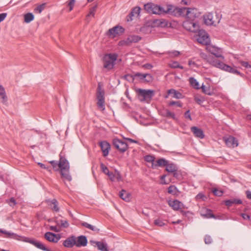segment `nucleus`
<instances>
[{
  "instance_id": "obj_39",
  "label": "nucleus",
  "mask_w": 251,
  "mask_h": 251,
  "mask_svg": "<svg viewBox=\"0 0 251 251\" xmlns=\"http://www.w3.org/2000/svg\"><path fill=\"white\" fill-rule=\"evenodd\" d=\"M141 39V38L137 35H132L129 36L127 39V41L129 43H136L139 41Z\"/></svg>"
},
{
  "instance_id": "obj_6",
  "label": "nucleus",
  "mask_w": 251,
  "mask_h": 251,
  "mask_svg": "<svg viewBox=\"0 0 251 251\" xmlns=\"http://www.w3.org/2000/svg\"><path fill=\"white\" fill-rule=\"evenodd\" d=\"M197 32V34L194 36V37L198 42L206 46L210 43V38L205 30L199 28Z\"/></svg>"
},
{
  "instance_id": "obj_18",
  "label": "nucleus",
  "mask_w": 251,
  "mask_h": 251,
  "mask_svg": "<svg viewBox=\"0 0 251 251\" xmlns=\"http://www.w3.org/2000/svg\"><path fill=\"white\" fill-rule=\"evenodd\" d=\"M24 240L25 242H28L31 244L33 245L36 247H37V248H38L41 250H43L44 251H50V250H49L47 248H46L44 246V245L40 241L33 240V239H27Z\"/></svg>"
},
{
  "instance_id": "obj_11",
  "label": "nucleus",
  "mask_w": 251,
  "mask_h": 251,
  "mask_svg": "<svg viewBox=\"0 0 251 251\" xmlns=\"http://www.w3.org/2000/svg\"><path fill=\"white\" fill-rule=\"evenodd\" d=\"M113 145L121 152H124L128 148L126 143L117 138L113 140Z\"/></svg>"
},
{
  "instance_id": "obj_22",
  "label": "nucleus",
  "mask_w": 251,
  "mask_h": 251,
  "mask_svg": "<svg viewBox=\"0 0 251 251\" xmlns=\"http://www.w3.org/2000/svg\"><path fill=\"white\" fill-rule=\"evenodd\" d=\"M187 12V15L186 17L191 20L198 17L200 14L198 10L194 8H188Z\"/></svg>"
},
{
  "instance_id": "obj_44",
  "label": "nucleus",
  "mask_w": 251,
  "mask_h": 251,
  "mask_svg": "<svg viewBox=\"0 0 251 251\" xmlns=\"http://www.w3.org/2000/svg\"><path fill=\"white\" fill-rule=\"evenodd\" d=\"M145 159L147 162L151 163V165H153V163H155V157L153 156L150 155H146Z\"/></svg>"
},
{
  "instance_id": "obj_26",
  "label": "nucleus",
  "mask_w": 251,
  "mask_h": 251,
  "mask_svg": "<svg viewBox=\"0 0 251 251\" xmlns=\"http://www.w3.org/2000/svg\"><path fill=\"white\" fill-rule=\"evenodd\" d=\"M168 161L164 158H160L155 161V163L151 165L153 169H156L158 167H162L167 165Z\"/></svg>"
},
{
  "instance_id": "obj_16",
  "label": "nucleus",
  "mask_w": 251,
  "mask_h": 251,
  "mask_svg": "<svg viewBox=\"0 0 251 251\" xmlns=\"http://www.w3.org/2000/svg\"><path fill=\"white\" fill-rule=\"evenodd\" d=\"M75 239H76L75 236H70L63 241V245L68 248H72L75 246H76Z\"/></svg>"
},
{
  "instance_id": "obj_50",
  "label": "nucleus",
  "mask_w": 251,
  "mask_h": 251,
  "mask_svg": "<svg viewBox=\"0 0 251 251\" xmlns=\"http://www.w3.org/2000/svg\"><path fill=\"white\" fill-rule=\"evenodd\" d=\"M154 224L156 226H163L165 225V223L163 221L159 219H157L154 220Z\"/></svg>"
},
{
  "instance_id": "obj_61",
  "label": "nucleus",
  "mask_w": 251,
  "mask_h": 251,
  "mask_svg": "<svg viewBox=\"0 0 251 251\" xmlns=\"http://www.w3.org/2000/svg\"><path fill=\"white\" fill-rule=\"evenodd\" d=\"M7 16V13H3L0 14V23L2 22Z\"/></svg>"
},
{
  "instance_id": "obj_57",
  "label": "nucleus",
  "mask_w": 251,
  "mask_h": 251,
  "mask_svg": "<svg viewBox=\"0 0 251 251\" xmlns=\"http://www.w3.org/2000/svg\"><path fill=\"white\" fill-rule=\"evenodd\" d=\"M240 63L243 67H244L247 68H251V65H250L248 62L240 61Z\"/></svg>"
},
{
  "instance_id": "obj_56",
  "label": "nucleus",
  "mask_w": 251,
  "mask_h": 251,
  "mask_svg": "<svg viewBox=\"0 0 251 251\" xmlns=\"http://www.w3.org/2000/svg\"><path fill=\"white\" fill-rule=\"evenodd\" d=\"M172 67L174 68H180L182 69L183 67L182 66H180L177 62H174L172 64Z\"/></svg>"
},
{
  "instance_id": "obj_58",
  "label": "nucleus",
  "mask_w": 251,
  "mask_h": 251,
  "mask_svg": "<svg viewBox=\"0 0 251 251\" xmlns=\"http://www.w3.org/2000/svg\"><path fill=\"white\" fill-rule=\"evenodd\" d=\"M116 174L115 175V180L116 179L118 181H120L122 179V176L119 172L116 171Z\"/></svg>"
},
{
  "instance_id": "obj_28",
  "label": "nucleus",
  "mask_w": 251,
  "mask_h": 251,
  "mask_svg": "<svg viewBox=\"0 0 251 251\" xmlns=\"http://www.w3.org/2000/svg\"><path fill=\"white\" fill-rule=\"evenodd\" d=\"M152 24L154 26L164 27L167 26L168 22L164 19H154Z\"/></svg>"
},
{
  "instance_id": "obj_9",
  "label": "nucleus",
  "mask_w": 251,
  "mask_h": 251,
  "mask_svg": "<svg viewBox=\"0 0 251 251\" xmlns=\"http://www.w3.org/2000/svg\"><path fill=\"white\" fill-rule=\"evenodd\" d=\"M182 26L186 30L192 32H197L200 28L199 25L196 21L191 19L184 21Z\"/></svg>"
},
{
  "instance_id": "obj_54",
  "label": "nucleus",
  "mask_w": 251,
  "mask_h": 251,
  "mask_svg": "<svg viewBox=\"0 0 251 251\" xmlns=\"http://www.w3.org/2000/svg\"><path fill=\"white\" fill-rule=\"evenodd\" d=\"M201 57L202 59L206 60L207 62L209 61V59L211 58V56H209L203 52H201L200 53Z\"/></svg>"
},
{
  "instance_id": "obj_36",
  "label": "nucleus",
  "mask_w": 251,
  "mask_h": 251,
  "mask_svg": "<svg viewBox=\"0 0 251 251\" xmlns=\"http://www.w3.org/2000/svg\"><path fill=\"white\" fill-rule=\"evenodd\" d=\"M165 170L168 173H172L174 172L177 171V167L176 165L174 163H168L166 166Z\"/></svg>"
},
{
  "instance_id": "obj_14",
  "label": "nucleus",
  "mask_w": 251,
  "mask_h": 251,
  "mask_svg": "<svg viewBox=\"0 0 251 251\" xmlns=\"http://www.w3.org/2000/svg\"><path fill=\"white\" fill-rule=\"evenodd\" d=\"M44 237L48 241L55 243L60 240L61 236L51 232H47L45 234Z\"/></svg>"
},
{
  "instance_id": "obj_20",
  "label": "nucleus",
  "mask_w": 251,
  "mask_h": 251,
  "mask_svg": "<svg viewBox=\"0 0 251 251\" xmlns=\"http://www.w3.org/2000/svg\"><path fill=\"white\" fill-rule=\"evenodd\" d=\"M100 147L103 156L105 157L107 156L109 154V150L110 149V144L107 142L103 141L100 142Z\"/></svg>"
},
{
  "instance_id": "obj_8",
  "label": "nucleus",
  "mask_w": 251,
  "mask_h": 251,
  "mask_svg": "<svg viewBox=\"0 0 251 251\" xmlns=\"http://www.w3.org/2000/svg\"><path fill=\"white\" fill-rule=\"evenodd\" d=\"M97 98L98 100L97 104L98 108L101 111H104L105 109L104 92L100 83L97 88Z\"/></svg>"
},
{
  "instance_id": "obj_51",
  "label": "nucleus",
  "mask_w": 251,
  "mask_h": 251,
  "mask_svg": "<svg viewBox=\"0 0 251 251\" xmlns=\"http://www.w3.org/2000/svg\"><path fill=\"white\" fill-rule=\"evenodd\" d=\"M204 242L206 244H210L212 242V239L210 235H206L204 237Z\"/></svg>"
},
{
  "instance_id": "obj_25",
  "label": "nucleus",
  "mask_w": 251,
  "mask_h": 251,
  "mask_svg": "<svg viewBox=\"0 0 251 251\" xmlns=\"http://www.w3.org/2000/svg\"><path fill=\"white\" fill-rule=\"evenodd\" d=\"M191 130L196 137L200 139L204 138V134L203 131L201 128L194 126L191 127Z\"/></svg>"
},
{
  "instance_id": "obj_4",
  "label": "nucleus",
  "mask_w": 251,
  "mask_h": 251,
  "mask_svg": "<svg viewBox=\"0 0 251 251\" xmlns=\"http://www.w3.org/2000/svg\"><path fill=\"white\" fill-rule=\"evenodd\" d=\"M145 10L149 13L162 15L168 14L167 12V8H164L160 5L155 4L151 2H149L144 5Z\"/></svg>"
},
{
  "instance_id": "obj_49",
  "label": "nucleus",
  "mask_w": 251,
  "mask_h": 251,
  "mask_svg": "<svg viewBox=\"0 0 251 251\" xmlns=\"http://www.w3.org/2000/svg\"><path fill=\"white\" fill-rule=\"evenodd\" d=\"M45 7V3H43L38 5L37 7H36L34 9L35 11H37L39 13H41L42 11L44 9Z\"/></svg>"
},
{
  "instance_id": "obj_27",
  "label": "nucleus",
  "mask_w": 251,
  "mask_h": 251,
  "mask_svg": "<svg viewBox=\"0 0 251 251\" xmlns=\"http://www.w3.org/2000/svg\"><path fill=\"white\" fill-rule=\"evenodd\" d=\"M46 202L49 205L51 206V210L55 212H58L59 211V207L58 206V202L56 199H52L51 200H46Z\"/></svg>"
},
{
  "instance_id": "obj_37",
  "label": "nucleus",
  "mask_w": 251,
  "mask_h": 251,
  "mask_svg": "<svg viewBox=\"0 0 251 251\" xmlns=\"http://www.w3.org/2000/svg\"><path fill=\"white\" fill-rule=\"evenodd\" d=\"M189 82L191 85L195 89H199L200 88L199 87V83L198 81L193 77L189 78Z\"/></svg>"
},
{
  "instance_id": "obj_48",
  "label": "nucleus",
  "mask_w": 251,
  "mask_h": 251,
  "mask_svg": "<svg viewBox=\"0 0 251 251\" xmlns=\"http://www.w3.org/2000/svg\"><path fill=\"white\" fill-rule=\"evenodd\" d=\"M196 200L197 201H199V200H202V201H204L205 199H206V196L203 194L202 193H199L195 198Z\"/></svg>"
},
{
  "instance_id": "obj_10",
  "label": "nucleus",
  "mask_w": 251,
  "mask_h": 251,
  "mask_svg": "<svg viewBox=\"0 0 251 251\" xmlns=\"http://www.w3.org/2000/svg\"><path fill=\"white\" fill-rule=\"evenodd\" d=\"M206 49L208 52L215 55L216 57L220 58H221L222 60H224V57L222 55V49L211 45L209 43L206 46Z\"/></svg>"
},
{
  "instance_id": "obj_52",
  "label": "nucleus",
  "mask_w": 251,
  "mask_h": 251,
  "mask_svg": "<svg viewBox=\"0 0 251 251\" xmlns=\"http://www.w3.org/2000/svg\"><path fill=\"white\" fill-rule=\"evenodd\" d=\"M201 88L202 89V92H204L205 94L210 95L211 93L210 92V89L208 87H206L205 85L202 84V86L201 87Z\"/></svg>"
},
{
  "instance_id": "obj_55",
  "label": "nucleus",
  "mask_w": 251,
  "mask_h": 251,
  "mask_svg": "<svg viewBox=\"0 0 251 251\" xmlns=\"http://www.w3.org/2000/svg\"><path fill=\"white\" fill-rule=\"evenodd\" d=\"M75 0H70L68 4V6L69 7V11H71L73 10L75 2Z\"/></svg>"
},
{
  "instance_id": "obj_3",
  "label": "nucleus",
  "mask_w": 251,
  "mask_h": 251,
  "mask_svg": "<svg viewBox=\"0 0 251 251\" xmlns=\"http://www.w3.org/2000/svg\"><path fill=\"white\" fill-rule=\"evenodd\" d=\"M118 57L116 53H106L104 54L101 59L103 63V68L109 71L112 70Z\"/></svg>"
},
{
  "instance_id": "obj_45",
  "label": "nucleus",
  "mask_w": 251,
  "mask_h": 251,
  "mask_svg": "<svg viewBox=\"0 0 251 251\" xmlns=\"http://www.w3.org/2000/svg\"><path fill=\"white\" fill-rule=\"evenodd\" d=\"M168 105L169 106H176L177 107H181L182 103L180 101H171L169 102Z\"/></svg>"
},
{
  "instance_id": "obj_40",
  "label": "nucleus",
  "mask_w": 251,
  "mask_h": 251,
  "mask_svg": "<svg viewBox=\"0 0 251 251\" xmlns=\"http://www.w3.org/2000/svg\"><path fill=\"white\" fill-rule=\"evenodd\" d=\"M34 19V15L31 13H28L24 16V21L26 23H29Z\"/></svg>"
},
{
  "instance_id": "obj_5",
  "label": "nucleus",
  "mask_w": 251,
  "mask_h": 251,
  "mask_svg": "<svg viewBox=\"0 0 251 251\" xmlns=\"http://www.w3.org/2000/svg\"><path fill=\"white\" fill-rule=\"evenodd\" d=\"M187 7H176L172 5L167 6V12L175 16H187Z\"/></svg>"
},
{
  "instance_id": "obj_21",
  "label": "nucleus",
  "mask_w": 251,
  "mask_h": 251,
  "mask_svg": "<svg viewBox=\"0 0 251 251\" xmlns=\"http://www.w3.org/2000/svg\"><path fill=\"white\" fill-rule=\"evenodd\" d=\"M0 232L6 234L7 235L6 237L7 238H10L17 240H23V239L25 238V237L13 232H9L1 229H0Z\"/></svg>"
},
{
  "instance_id": "obj_47",
  "label": "nucleus",
  "mask_w": 251,
  "mask_h": 251,
  "mask_svg": "<svg viewBox=\"0 0 251 251\" xmlns=\"http://www.w3.org/2000/svg\"><path fill=\"white\" fill-rule=\"evenodd\" d=\"M58 222H60L61 227L67 228L69 226V224L67 220H60Z\"/></svg>"
},
{
  "instance_id": "obj_24",
  "label": "nucleus",
  "mask_w": 251,
  "mask_h": 251,
  "mask_svg": "<svg viewBox=\"0 0 251 251\" xmlns=\"http://www.w3.org/2000/svg\"><path fill=\"white\" fill-rule=\"evenodd\" d=\"M225 143L229 148H234L238 146V140L233 136H229L225 139Z\"/></svg>"
},
{
  "instance_id": "obj_13",
  "label": "nucleus",
  "mask_w": 251,
  "mask_h": 251,
  "mask_svg": "<svg viewBox=\"0 0 251 251\" xmlns=\"http://www.w3.org/2000/svg\"><path fill=\"white\" fill-rule=\"evenodd\" d=\"M124 31L125 29L122 26L117 25L112 28H110L108 31V34L112 35L113 37H115L117 35L124 33Z\"/></svg>"
},
{
  "instance_id": "obj_2",
  "label": "nucleus",
  "mask_w": 251,
  "mask_h": 251,
  "mask_svg": "<svg viewBox=\"0 0 251 251\" xmlns=\"http://www.w3.org/2000/svg\"><path fill=\"white\" fill-rule=\"evenodd\" d=\"M218 58H215L211 56V58L209 59V61L208 62L211 65L218 68L221 69L227 72L238 75L242 77L244 76L243 74L241 73L235 68H233L228 65L224 63Z\"/></svg>"
},
{
  "instance_id": "obj_17",
  "label": "nucleus",
  "mask_w": 251,
  "mask_h": 251,
  "mask_svg": "<svg viewBox=\"0 0 251 251\" xmlns=\"http://www.w3.org/2000/svg\"><path fill=\"white\" fill-rule=\"evenodd\" d=\"M200 215L201 217L205 219L213 218L216 219L217 218L212 213V211L208 208H202L200 210Z\"/></svg>"
},
{
  "instance_id": "obj_29",
  "label": "nucleus",
  "mask_w": 251,
  "mask_h": 251,
  "mask_svg": "<svg viewBox=\"0 0 251 251\" xmlns=\"http://www.w3.org/2000/svg\"><path fill=\"white\" fill-rule=\"evenodd\" d=\"M100 167L102 169V172L107 175L109 177L110 179L112 181H115V175L112 172H109L108 168L105 166L103 164L101 163L100 164Z\"/></svg>"
},
{
  "instance_id": "obj_43",
  "label": "nucleus",
  "mask_w": 251,
  "mask_h": 251,
  "mask_svg": "<svg viewBox=\"0 0 251 251\" xmlns=\"http://www.w3.org/2000/svg\"><path fill=\"white\" fill-rule=\"evenodd\" d=\"M6 202L11 207H14L17 204L16 201L14 198H11L9 200H6Z\"/></svg>"
},
{
  "instance_id": "obj_62",
  "label": "nucleus",
  "mask_w": 251,
  "mask_h": 251,
  "mask_svg": "<svg viewBox=\"0 0 251 251\" xmlns=\"http://www.w3.org/2000/svg\"><path fill=\"white\" fill-rule=\"evenodd\" d=\"M241 216L245 220H250V216L247 214L242 213Z\"/></svg>"
},
{
  "instance_id": "obj_12",
  "label": "nucleus",
  "mask_w": 251,
  "mask_h": 251,
  "mask_svg": "<svg viewBox=\"0 0 251 251\" xmlns=\"http://www.w3.org/2000/svg\"><path fill=\"white\" fill-rule=\"evenodd\" d=\"M216 16H217V15ZM203 20L205 24L207 25H215V23H219L220 19L217 17L216 20H215L214 19L212 13H208L203 15Z\"/></svg>"
},
{
  "instance_id": "obj_63",
  "label": "nucleus",
  "mask_w": 251,
  "mask_h": 251,
  "mask_svg": "<svg viewBox=\"0 0 251 251\" xmlns=\"http://www.w3.org/2000/svg\"><path fill=\"white\" fill-rule=\"evenodd\" d=\"M50 229L54 232H58L60 231V230L56 226H50Z\"/></svg>"
},
{
  "instance_id": "obj_60",
  "label": "nucleus",
  "mask_w": 251,
  "mask_h": 251,
  "mask_svg": "<svg viewBox=\"0 0 251 251\" xmlns=\"http://www.w3.org/2000/svg\"><path fill=\"white\" fill-rule=\"evenodd\" d=\"M184 116L186 118H188L190 120H192L190 110H188L184 113Z\"/></svg>"
},
{
  "instance_id": "obj_46",
  "label": "nucleus",
  "mask_w": 251,
  "mask_h": 251,
  "mask_svg": "<svg viewBox=\"0 0 251 251\" xmlns=\"http://www.w3.org/2000/svg\"><path fill=\"white\" fill-rule=\"evenodd\" d=\"M212 192L216 196L220 197L222 196L223 192L222 190H219L217 188H214L212 190Z\"/></svg>"
},
{
  "instance_id": "obj_19",
  "label": "nucleus",
  "mask_w": 251,
  "mask_h": 251,
  "mask_svg": "<svg viewBox=\"0 0 251 251\" xmlns=\"http://www.w3.org/2000/svg\"><path fill=\"white\" fill-rule=\"evenodd\" d=\"M169 205L174 210L176 211H178L181 209L184 208V204L181 202L177 200L169 201Z\"/></svg>"
},
{
  "instance_id": "obj_42",
  "label": "nucleus",
  "mask_w": 251,
  "mask_h": 251,
  "mask_svg": "<svg viewBox=\"0 0 251 251\" xmlns=\"http://www.w3.org/2000/svg\"><path fill=\"white\" fill-rule=\"evenodd\" d=\"M162 54H167L171 57H176L179 55L180 52L178 51L173 50L172 51H168L167 52H164Z\"/></svg>"
},
{
  "instance_id": "obj_7",
  "label": "nucleus",
  "mask_w": 251,
  "mask_h": 251,
  "mask_svg": "<svg viewBox=\"0 0 251 251\" xmlns=\"http://www.w3.org/2000/svg\"><path fill=\"white\" fill-rule=\"evenodd\" d=\"M137 92L138 98L141 101H151L154 94V91L151 90L139 89Z\"/></svg>"
},
{
  "instance_id": "obj_33",
  "label": "nucleus",
  "mask_w": 251,
  "mask_h": 251,
  "mask_svg": "<svg viewBox=\"0 0 251 251\" xmlns=\"http://www.w3.org/2000/svg\"><path fill=\"white\" fill-rule=\"evenodd\" d=\"M242 201L240 199H231L225 201V204L227 206H231L234 204H242Z\"/></svg>"
},
{
  "instance_id": "obj_32",
  "label": "nucleus",
  "mask_w": 251,
  "mask_h": 251,
  "mask_svg": "<svg viewBox=\"0 0 251 251\" xmlns=\"http://www.w3.org/2000/svg\"><path fill=\"white\" fill-rule=\"evenodd\" d=\"M0 99L1 100V102L6 104L7 101V98L4 88L0 85Z\"/></svg>"
},
{
  "instance_id": "obj_35",
  "label": "nucleus",
  "mask_w": 251,
  "mask_h": 251,
  "mask_svg": "<svg viewBox=\"0 0 251 251\" xmlns=\"http://www.w3.org/2000/svg\"><path fill=\"white\" fill-rule=\"evenodd\" d=\"M168 95L172 94L173 95V98H176L177 99H182L183 98V96L181 93L178 92L177 91L174 89H171L168 91Z\"/></svg>"
},
{
  "instance_id": "obj_59",
  "label": "nucleus",
  "mask_w": 251,
  "mask_h": 251,
  "mask_svg": "<svg viewBox=\"0 0 251 251\" xmlns=\"http://www.w3.org/2000/svg\"><path fill=\"white\" fill-rule=\"evenodd\" d=\"M142 67L146 69H151L153 66L150 63H147L142 65Z\"/></svg>"
},
{
  "instance_id": "obj_15",
  "label": "nucleus",
  "mask_w": 251,
  "mask_h": 251,
  "mask_svg": "<svg viewBox=\"0 0 251 251\" xmlns=\"http://www.w3.org/2000/svg\"><path fill=\"white\" fill-rule=\"evenodd\" d=\"M90 243L94 247H97L98 249L100 251H109L108 250L107 244L103 242L90 240Z\"/></svg>"
},
{
  "instance_id": "obj_1",
  "label": "nucleus",
  "mask_w": 251,
  "mask_h": 251,
  "mask_svg": "<svg viewBox=\"0 0 251 251\" xmlns=\"http://www.w3.org/2000/svg\"><path fill=\"white\" fill-rule=\"evenodd\" d=\"M50 163L55 171L60 170L62 178L69 181L72 180V176L69 173V163L65 157L60 155L59 163L54 160L50 161Z\"/></svg>"
},
{
  "instance_id": "obj_30",
  "label": "nucleus",
  "mask_w": 251,
  "mask_h": 251,
  "mask_svg": "<svg viewBox=\"0 0 251 251\" xmlns=\"http://www.w3.org/2000/svg\"><path fill=\"white\" fill-rule=\"evenodd\" d=\"M119 196L122 199L127 202L131 200V194L124 189L119 192Z\"/></svg>"
},
{
  "instance_id": "obj_64",
  "label": "nucleus",
  "mask_w": 251,
  "mask_h": 251,
  "mask_svg": "<svg viewBox=\"0 0 251 251\" xmlns=\"http://www.w3.org/2000/svg\"><path fill=\"white\" fill-rule=\"evenodd\" d=\"M246 194L247 198L251 200V191L248 190L246 192Z\"/></svg>"
},
{
  "instance_id": "obj_41",
  "label": "nucleus",
  "mask_w": 251,
  "mask_h": 251,
  "mask_svg": "<svg viewBox=\"0 0 251 251\" xmlns=\"http://www.w3.org/2000/svg\"><path fill=\"white\" fill-rule=\"evenodd\" d=\"M177 192V188L175 185H171L168 188V192L170 194L176 195Z\"/></svg>"
},
{
  "instance_id": "obj_23",
  "label": "nucleus",
  "mask_w": 251,
  "mask_h": 251,
  "mask_svg": "<svg viewBox=\"0 0 251 251\" xmlns=\"http://www.w3.org/2000/svg\"><path fill=\"white\" fill-rule=\"evenodd\" d=\"M87 242V238L84 235L76 237V239H75L76 247L78 248L86 246Z\"/></svg>"
},
{
  "instance_id": "obj_53",
  "label": "nucleus",
  "mask_w": 251,
  "mask_h": 251,
  "mask_svg": "<svg viewBox=\"0 0 251 251\" xmlns=\"http://www.w3.org/2000/svg\"><path fill=\"white\" fill-rule=\"evenodd\" d=\"M165 111H166V115H165L166 117H171V118H172L174 119H175L176 116H175V114H174V113L170 111L169 110H167V109H166L165 110Z\"/></svg>"
},
{
  "instance_id": "obj_34",
  "label": "nucleus",
  "mask_w": 251,
  "mask_h": 251,
  "mask_svg": "<svg viewBox=\"0 0 251 251\" xmlns=\"http://www.w3.org/2000/svg\"><path fill=\"white\" fill-rule=\"evenodd\" d=\"M140 10H141V8H140V7H134L132 10V11H131V12L130 13V14L129 15V17L130 19H128L127 21H132V17H133V16H138L139 15L140 13Z\"/></svg>"
},
{
  "instance_id": "obj_31",
  "label": "nucleus",
  "mask_w": 251,
  "mask_h": 251,
  "mask_svg": "<svg viewBox=\"0 0 251 251\" xmlns=\"http://www.w3.org/2000/svg\"><path fill=\"white\" fill-rule=\"evenodd\" d=\"M135 77H138L140 79H144L146 77H147V79H146L147 82H150L152 80V76L150 74H142L140 73H136L134 74Z\"/></svg>"
},
{
  "instance_id": "obj_38",
  "label": "nucleus",
  "mask_w": 251,
  "mask_h": 251,
  "mask_svg": "<svg viewBox=\"0 0 251 251\" xmlns=\"http://www.w3.org/2000/svg\"><path fill=\"white\" fill-rule=\"evenodd\" d=\"M81 225L83 226H84L88 229H89L92 231H99V229L97 228L95 226L91 225V224H89L86 222L82 223Z\"/></svg>"
}]
</instances>
